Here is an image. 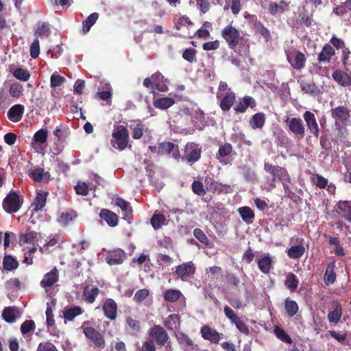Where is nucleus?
Instances as JSON below:
<instances>
[{
	"instance_id": "nucleus-20",
	"label": "nucleus",
	"mask_w": 351,
	"mask_h": 351,
	"mask_svg": "<svg viewBox=\"0 0 351 351\" xmlns=\"http://www.w3.org/2000/svg\"><path fill=\"white\" fill-rule=\"evenodd\" d=\"M24 110V106L21 104H15L8 110L7 113L8 118L12 122H19L23 117Z\"/></svg>"
},
{
	"instance_id": "nucleus-3",
	"label": "nucleus",
	"mask_w": 351,
	"mask_h": 351,
	"mask_svg": "<svg viewBox=\"0 0 351 351\" xmlns=\"http://www.w3.org/2000/svg\"><path fill=\"white\" fill-rule=\"evenodd\" d=\"M221 37L226 40L228 47L235 50L237 45L244 40L243 36H241L239 31L232 26L228 25L221 30Z\"/></svg>"
},
{
	"instance_id": "nucleus-26",
	"label": "nucleus",
	"mask_w": 351,
	"mask_h": 351,
	"mask_svg": "<svg viewBox=\"0 0 351 351\" xmlns=\"http://www.w3.org/2000/svg\"><path fill=\"white\" fill-rule=\"evenodd\" d=\"M333 310L328 314V319L330 323H337L342 315V306L338 300H333L332 302Z\"/></svg>"
},
{
	"instance_id": "nucleus-2",
	"label": "nucleus",
	"mask_w": 351,
	"mask_h": 351,
	"mask_svg": "<svg viewBox=\"0 0 351 351\" xmlns=\"http://www.w3.org/2000/svg\"><path fill=\"white\" fill-rule=\"evenodd\" d=\"M112 145L120 151L125 149L129 141V133L127 128L122 125L115 126L112 133Z\"/></svg>"
},
{
	"instance_id": "nucleus-55",
	"label": "nucleus",
	"mask_w": 351,
	"mask_h": 351,
	"mask_svg": "<svg viewBox=\"0 0 351 351\" xmlns=\"http://www.w3.org/2000/svg\"><path fill=\"white\" fill-rule=\"evenodd\" d=\"M313 183L319 189H325L328 185V180L319 174H314L312 178Z\"/></svg>"
},
{
	"instance_id": "nucleus-10",
	"label": "nucleus",
	"mask_w": 351,
	"mask_h": 351,
	"mask_svg": "<svg viewBox=\"0 0 351 351\" xmlns=\"http://www.w3.org/2000/svg\"><path fill=\"white\" fill-rule=\"evenodd\" d=\"M176 274L182 280H187L195 272V266L192 261L184 263L176 267Z\"/></svg>"
},
{
	"instance_id": "nucleus-27",
	"label": "nucleus",
	"mask_w": 351,
	"mask_h": 351,
	"mask_svg": "<svg viewBox=\"0 0 351 351\" xmlns=\"http://www.w3.org/2000/svg\"><path fill=\"white\" fill-rule=\"evenodd\" d=\"M335 55L333 47L330 44H325L321 52L318 54L317 61L321 62H329L330 58Z\"/></svg>"
},
{
	"instance_id": "nucleus-45",
	"label": "nucleus",
	"mask_w": 351,
	"mask_h": 351,
	"mask_svg": "<svg viewBox=\"0 0 351 351\" xmlns=\"http://www.w3.org/2000/svg\"><path fill=\"white\" fill-rule=\"evenodd\" d=\"M29 176L36 182H41L43 180L45 177L47 176L46 181L48 182L49 173L48 172H45V170L43 168H37L33 169L29 173Z\"/></svg>"
},
{
	"instance_id": "nucleus-40",
	"label": "nucleus",
	"mask_w": 351,
	"mask_h": 351,
	"mask_svg": "<svg viewBox=\"0 0 351 351\" xmlns=\"http://www.w3.org/2000/svg\"><path fill=\"white\" fill-rule=\"evenodd\" d=\"M17 308L16 306L5 307L2 312L3 319L8 323H13L16 321Z\"/></svg>"
},
{
	"instance_id": "nucleus-62",
	"label": "nucleus",
	"mask_w": 351,
	"mask_h": 351,
	"mask_svg": "<svg viewBox=\"0 0 351 351\" xmlns=\"http://www.w3.org/2000/svg\"><path fill=\"white\" fill-rule=\"evenodd\" d=\"M232 146L230 143H226L223 145H220L218 151V154L220 157H225L230 156L232 152Z\"/></svg>"
},
{
	"instance_id": "nucleus-31",
	"label": "nucleus",
	"mask_w": 351,
	"mask_h": 351,
	"mask_svg": "<svg viewBox=\"0 0 351 351\" xmlns=\"http://www.w3.org/2000/svg\"><path fill=\"white\" fill-rule=\"evenodd\" d=\"M335 262L329 263L327 265L324 280L325 284L328 286L335 283L336 280V274L335 273Z\"/></svg>"
},
{
	"instance_id": "nucleus-1",
	"label": "nucleus",
	"mask_w": 351,
	"mask_h": 351,
	"mask_svg": "<svg viewBox=\"0 0 351 351\" xmlns=\"http://www.w3.org/2000/svg\"><path fill=\"white\" fill-rule=\"evenodd\" d=\"M147 337L137 346L136 351H156V345L163 347L170 337L167 330L160 325H154L147 330Z\"/></svg>"
},
{
	"instance_id": "nucleus-12",
	"label": "nucleus",
	"mask_w": 351,
	"mask_h": 351,
	"mask_svg": "<svg viewBox=\"0 0 351 351\" xmlns=\"http://www.w3.org/2000/svg\"><path fill=\"white\" fill-rule=\"evenodd\" d=\"M117 304L112 298H107L103 301L102 310L104 316L110 320H115L117 317Z\"/></svg>"
},
{
	"instance_id": "nucleus-8",
	"label": "nucleus",
	"mask_w": 351,
	"mask_h": 351,
	"mask_svg": "<svg viewBox=\"0 0 351 351\" xmlns=\"http://www.w3.org/2000/svg\"><path fill=\"white\" fill-rule=\"evenodd\" d=\"M288 62L295 70H301L305 66L306 58L305 55L295 49H289L285 51Z\"/></svg>"
},
{
	"instance_id": "nucleus-9",
	"label": "nucleus",
	"mask_w": 351,
	"mask_h": 351,
	"mask_svg": "<svg viewBox=\"0 0 351 351\" xmlns=\"http://www.w3.org/2000/svg\"><path fill=\"white\" fill-rule=\"evenodd\" d=\"M264 169L266 172L273 176V182L277 180L281 182H284V181H287V182H291L290 176L287 169L284 167L274 166L269 162H265L264 165Z\"/></svg>"
},
{
	"instance_id": "nucleus-41",
	"label": "nucleus",
	"mask_w": 351,
	"mask_h": 351,
	"mask_svg": "<svg viewBox=\"0 0 351 351\" xmlns=\"http://www.w3.org/2000/svg\"><path fill=\"white\" fill-rule=\"evenodd\" d=\"M276 143L278 147L287 148L291 145V141L287 134L281 130L276 136Z\"/></svg>"
},
{
	"instance_id": "nucleus-34",
	"label": "nucleus",
	"mask_w": 351,
	"mask_h": 351,
	"mask_svg": "<svg viewBox=\"0 0 351 351\" xmlns=\"http://www.w3.org/2000/svg\"><path fill=\"white\" fill-rule=\"evenodd\" d=\"M36 324L32 319L25 320L21 325V332L24 338H27L35 331Z\"/></svg>"
},
{
	"instance_id": "nucleus-30",
	"label": "nucleus",
	"mask_w": 351,
	"mask_h": 351,
	"mask_svg": "<svg viewBox=\"0 0 351 351\" xmlns=\"http://www.w3.org/2000/svg\"><path fill=\"white\" fill-rule=\"evenodd\" d=\"M258 267L261 272L267 274L270 272L272 267V260L269 254L260 258L258 261Z\"/></svg>"
},
{
	"instance_id": "nucleus-60",
	"label": "nucleus",
	"mask_w": 351,
	"mask_h": 351,
	"mask_svg": "<svg viewBox=\"0 0 351 351\" xmlns=\"http://www.w3.org/2000/svg\"><path fill=\"white\" fill-rule=\"evenodd\" d=\"M36 351H59L56 346L50 341H45L40 342L37 348Z\"/></svg>"
},
{
	"instance_id": "nucleus-22",
	"label": "nucleus",
	"mask_w": 351,
	"mask_h": 351,
	"mask_svg": "<svg viewBox=\"0 0 351 351\" xmlns=\"http://www.w3.org/2000/svg\"><path fill=\"white\" fill-rule=\"evenodd\" d=\"M202 149L195 145H187L185 150V158L189 162L197 161L201 156Z\"/></svg>"
},
{
	"instance_id": "nucleus-46",
	"label": "nucleus",
	"mask_w": 351,
	"mask_h": 351,
	"mask_svg": "<svg viewBox=\"0 0 351 351\" xmlns=\"http://www.w3.org/2000/svg\"><path fill=\"white\" fill-rule=\"evenodd\" d=\"M285 308L289 317H292L298 311V305L296 302L287 298L285 301Z\"/></svg>"
},
{
	"instance_id": "nucleus-28",
	"label": "nucleus",
	"mask_w": 351,
	"mask_h": 351,
	"mask_svg": "<svg viewBox=\"0 0 351 351\" xmlns=\"http://www.w3.org/2000/svg\"><path fill=\"white\" fill-rule=\"evenodd\" d=\"M99 293L100 290L98 287H90L89 286H86L84 289L82 296L86 303L93 304L95 301Z\"/></svg>"
},
{
	"instance_id": "nucleus-11",
	"label": "nucleus",
	"mask_w": 351,
	"mask_h": 351,
	"mask_svg": "<svg viewBox=\"0 0 351 351\" xmlns=\"http://www.w3.org/2000/svg\"><path fill=\"white\" fill-rule=\"evenodd\" d=\"M125 257V252L123 250L117 248L108 251L105 259L109 265H116L122 264Z\"/></svg>"
},
{
	"instance_id": "nucleus-42",
	"label": "nucleus",
	"mask_w": 351,
	"mask_h": 351,
	"mask_svg": "<svg viewBox=\"0 0 351 351\" xmlns=\"http://www.w3.org/2000/svg\"><path fill=\"white\" fill-rule=\"evenodd\" d=\"M99 18V14L93 12L90 14L86 19L82 22V31L84 34L88 33L91 27L96 23Z\"/></svg>"
},
{
	"instance_id": "nucleus-57",
	"label": "nucleus",
	"mask_w": 351,
	"mask_h": 351,
	"mask_svg": "<svg viewBox=\"0 0 351 351\" xmlns=\"http://www.w3.org/2000/svg\"><path fill=\"white\" fill-rule=\"evenodd\" d=\"M9 92L11 96L20 97L23 94V87L21 84L15 82L11 84Z\"/></svg>"
},
{
	"instance_id": "nucleus-39",
	"label": "nucleus",
	"mask_w": 351,
	"mask_h": 351,
	"mask_svg": "<svg viewBox=\"0 0 351 351\" xmlns=\"http://www.w3.org/2000/svg\"><path fill=\"white\" fill-rule=\"evenodd\" d=\"M19 267V262L11 255H5L3 258V267L5 271H13Z\"/></svg>"
},
{
	"instance_id": "nucleus-23",
	"label": "nucleus",
	"mask_w": 351,
	"mask_h": 351,
	"mask_svg": "<svg viewBox=\"0 0 351 351\" xmlns=\"http://www.w3.org/2000/svg\"><path fill=\"white\" fill-rule=\"evenodd\" d=\"M99 217L110 227H115L118 225L119 217L117 215L108 209H101L99 213Z\"/></svg>"
},
{
	"instance_id": "nucleus-58",
	"label": "nucleus",
	"mask_w": 351,
	"mask_h": 351,
	"mask_svg": "<svg viewBox=\"0 0 351 351\" xmlns=\"http://www.w3.org/2000/svg\"><path fill=\"white\" fill-rule=\"evenodd\" d=\"M283 5H287L285 1H281L280 4H278L277 3H271L269 5V12L271 14L275 15L278 12H283L285 11V8L283 7Z\"/></svg>"
},
{
	"instance_id": "nucleus-49",
	"label": "nucleus",
	"mask_w": 351,
	"mask_h": 351,
	"mask_svg": "<svg viewBox=\"0 0 351 351\" xmlns=\"http://www.w3.org/2000/svg\"><path fill=\"white\" fill-rule=\"evenodd\" d=\"M254 29L260 34L265 40L266 42H269L271 40V34L269 31L264 25L260 21H257L254 23Z\"/></svg>"
},
{
	"instance_id": "nucleus-54",
	"label": "nucleus",
	"mask_w": 351,
	"mask_h": 351,
	"mask_svg": "<svg viewBox=\"0 0 351 351\" xmlns=\"http://www.w3.org/2000/svg\"><path fill=\"white\" fill-rule=\"evenodd\" d=\"M51 33L50 28L45 23L40 21L36 24L35 34L38 36H49Z\"/></svg>"
},
{
	"instance_id": "nucleus-25",
	"label": "nucleus",
	"mask_w": 351,
	"mask_h": 351,
	"mask_svg": "<svg viewBox=\"0 0 351 351\" xmlns=\"http://www.w3.org/2000/svg\"><path fill=\"white\" fill-rule=\"evenodd\" d=\"M332 77L336 82L342 86H351V73L348 74L337 69L333 72Z\"/></svg>"
},
{
	"instance_id": "nucleus-4",
	"label": "nucleus",
	"mask_w": 351,
	"mask_h": 351,
	"mask_svg": "<svg viewBox=\"0 0 351 351\" xmlns=\"http://www.w3.org/2000/svg\"><path fill=\"white\" fill-rule=\"evenodd\" d=\"M23 203V198L19 195L18 192L10 191L4 198L2 206L6 213L12 214L18 212Z\"/></svg>"
},
{
	"instance_id": "nucleus-52",
	"label": "nucleus",
	"mask_w": 351,
	"mask_h": 351,
	"mask_svg": "<svg viewBox=\"0 0 351 351\" xmlns=\"http://www.w3.org/2000/svg\"><path fill=\"white\" fill-rule=\"evenodd\" d=\"M38 233L34 231H30L25 234H21L19 236L20 242L23 243H32L37 239Z\"/></svg>"
},
{
	"instance_id": "nucleus-47",
	"label": "nucleus",
	"mask_w": 351,
	"mask_h": 351,
	"mask_svg": "<svg viewBox=\"0 0 351 351\" xmlns=\"http://www.w3.org/2000/svg\"><path fill=\"white\" fill-rule=\"evenodd\" d=\"M274 332L275 335L276 336V337L278 339H279L280 340H281L282 342H285V343H289V344L292 343L293 341H292L291 338L285 332V330L283 328L276 326L274 328Z\"/></svg>"
},
{
	"instance_id": "nucleus-43",
	"label": "nucleus",
	"mask_w": 351,
	"mask_h": 351,
	"mask_svg": "<svg viewBox=\"0 0 351 351\" xmlns=\"http://www.w3.org/2000/svg\"><path fill=\"white\" fill-rule=\"evenodd\" d=\"M299 284L297 276L293 273H289L287 276L285 285L291 292L295 291Z\"/></svg>"
},
{
	"instance_id": "nucleus-44",
	"label": "nucleus",
	"mask_w": 351,
	"mask_h": 351,
	"mask_svg": "<svg viewBox=\"0 0 351 351\" xmlns=\"http://www.w3.org/2000/svg\"><path fill=\"white\" fill-rule=\"evenodd\" d=\"M180 317L176 314L169 315L164 322V326L168 330H173L179 326Z\"/></svg>"
},
{
	"instance_id": "nucleus-33",
	"label": "nucleus",
	"mask_w": 351,
	"mask_h": 351,
	"mask_svg": "<svg viewBox=\"0 0 351 351\" xmlns=\"http://www.w3.org/2000/svg\"><path fill=\"white\" fill-rule=\"evenodd\" d=\"M238 213H239L242 220L245 221L246 223L250 224L253 222V220L255 217V214L250 207H240L238 209Z\"/></svg>"
},
{
	"instance_id": "nucleus-56",
	"label": "nucleus",
	"mask_w": 351,
	"mask_h": 351,
	"mask_svg": "<svg viewBox=\"0 0 351 351\" xmlns=\"http://www.w3.org/2000/svg\"><path fill=\"white\" fill-rule=\"evenodd\" d=\"M175 148L174 143L171 142H162L159 144V154L161 155L170 154Z\"/></svg>"
},
{
	"instance_id": "nucleus-50",
	"label": "nucleus",
	"mask_w": 351,
	"mask_h": 351,
	"mask_svg": "<svg viewBox=\"0 0 351 351\" xmlns=\"http://www.w3.org/2000/svg\"><path fill=\"white\" fill-rule=\"evenodd\" d=\"M197 51L194 48L186 49L182 53V58L189 63H194L197 62Z\"/></svg>"
},
{
	"instance_id": "nucleus-63",
	"label": "nucleus",
	"mask_w": 351,
	"mask_h": 351,
	"mask_svg": "<svg viewBox=\"0 0 351 351\" xmlns=\"http://www.w3.org/2000/svg\"><path fill=\"white\" fill-rule=\"evenodd\" d=\"M193 234L195 237L202 243L208 245L209 244V239L200 228H195L193 230Z\"/></svg>"
},
{
	"instance_id": "nucleus-24",
	"label": "nucleus",
	"mask_w": 351,
	"mask_h": 351,
	"mask_svg": "<svg viewBox=\"0 0 351 351\" xmlns=\"http://www.w3.org/2000/svg\"><path fill=\"white\" fill-rule=\"evenodd\" d=\"M300 82L302 91L312 96H317L321 94L320 89L315 85L313 80H301Z\"/></svg>"
},
{
	"instance_id": "nucleus-16",
	"label": "nucleus",
	"mask_w": 351,
	"mask_h": 351,
	"mask_svg": "<svg viewBox=\"0 0 351 351\" xmlns=\"http://www.w3.org/2000/svg\"><path fill=\"white\" fill-rule=\"evenodd\" d=\"M49 193L45 191H40L36 193L34 202L31 205L32 212L36 213L42 210L45 206Z\"/></svg>"
},
{
	"instance_id": "nucleus-61",
	"label": "nucleus",
	"mask_w": 351,
	"mask_h": 351,
	"mask_svg": "<svg viewBox=\"0 0 351 351\" xmlns=\"http://www.w3.org/2000/svg\"><path fill=\"white\" fill-rule=\"evenodd\" d=\"M193 192L197 195L202 196L206 194L204 184L199 180H194L191 185Z\"/></svg>"
},
{
	"instance_id": "nucleus-21",
	"label": "nucleus",
	"mask_w": 351,
	"mask_h": 351,
	"mask_svg": "<svg viewBox=\"0 0 351 351\" xmlns=\"http://www.w3.org/2000/svg\"><path fill=\"white\" fill-rule=\"evenodd\" d=\"M236 99V95L233 91H229L222 95L219 106L222 111L227 112L233 106Z\"/></svg>"
},
{
	"instance_id": "nucleus-19",
	"label": "nucleus",
	"mask_w": 351,
	"mask_h": 351,
	"mask_svg": "<svg viewBox=\"0 0 351 351\" xmlns=\"http://www.w3.org/2000/svg\"><path fill=\"white\" fill-rule=\"evenodd\" d=\"M59 278V273L56 267H53L49 272L47 273L40 281V286L47 289L55 284Z\"/></svg>"
},
{
	"instance_id": "nucleus-48",
	"label": "nucleus",
	"mask_w": 351,
	"mask_h": 351,
	"mask_svg": "<svg viewBox=\"0 0 351 351\" xmlns=\"http://www.w3.org/2000/svg\"><path fill=\"white\" fill-rule=\"evenodd\" d=\"M12 75L15 78L23 82H27L30 77L29 71L21 67L14 69Z\"/></svg>"
},
{
	"instance_id": "nucleus-36",
	"label": "nucleus",
	"mask_w": 351,
	"mask_h": 351,
	"mask_svg": "<svg viewBox=\"0 0 351 351\" xmlns=\"http://www.w3.org/2000/svg\"><path fill=\"white\" fill-rule=\"evenodd\" d=\"M154 106L155 108L160 110H166L171 107L175 104V99L171 97H160L154 99Z\"/></svg>"
},
{
	"instance_id": "nucleus-18",
	"label": "nucleus",
	"mask_w": 351,
	"mask_h": 351,
	"mask_svg": "<svg viewBox=\"0 0 351 351\" xmlns=\"http://www.w3.org/2000/svg\"><path fill=\"white\" fill-rule=\"evenodd\" d=\"M303 238H298L295 240V243L298 244L293 245L288 249L287 253L290 258L298 259L304 255L305 252V247L303 245Z\"/></svg>"
},
{
	"instance_id": "nucleus-14",
	"label": "nucleus",
	"mask_w": 351,
	"mask_h": 351,
	"mask_svg": "<svg viewBox=\"0 0 351 351\" xmlns=\"http://www.w3.org/2000/svg\"><path fill=\"white\" fill-rule=\"evenodd\" d=\"M200 333L204 339L209 341L213 343H218L222 335L208 325H204L201 328Z\"/></svg>"
},
{
	"instance_id": "nucleus-38",
	"label": "nucleus",
	"mask_w": 351,
	"mask_h": 351,
	"mask_svg": "<svg viewBox=\"0 0 351 351\" xmlns=\"http://www.w3.org/2000/svg\"><path fill=\"white\" fill-rule=\"evenodd\" d=\"M265 114L263 112H258L252 117L250 124L253 129H261L265 125Z\"/></svg>"
},
{
	"instance_id": "nucleus-13",
	"label": "nucleus",
	"mask_w": 351,
	"mask_h": 351,
	"mask_svg": "<svg viewBox=\"0 0 351 351\" xmlns=\"http://www.w3.org/2000/svg\"><path fill=\"white\" fill-rule=\"evenodd\" d=\"M303 118L309 132L312 134L314 137L318 138L319 136V128L315 114L310 111H306L303 114Z\"/></svg>"
},
{
	"instance_id": "nucleus-53",
	"label": "nucleus",
	"mask_w": 351,
	"mask_h": 351,
	"mask_svg": "<svg viewBox=\"0 0 351 351\" xmlns=\"http://www.w3.org/2000/svg\"><path fill=\"white\" fill-rule=\"evenodd\" d=\"M165 218L162 214H154L151 219V224L154 229H159L165 223Z\"/></svg>"
},
{
	"instance_id": "nucleus-35",
	"label": "nucleus",
	"mask_w": 351,
	"mask_h": 351,
	"mask_svg": "<svg viewBox=\"0 0 351 351\" xmlns=\"http://www.w3.org/2000/svg\"><path fill=\"white\" fill-rule=\"evenodd\" d=\"M181 296H182V293L178 289H169L163 292V299L168 302H176Z\"/></svg>"
},
{
	"instance_id": "nucleus-7",
	"label": "nucleus",
	"mask_w": 351,
	"mask_h": 351,
	"mask_svg": "<svg viewBox=\"0 0 351 351\" xmlns=\"http://www.w3.org/2000/svg\"><path fill=\"white\" fill-rule=\"evenodd\" d=\"M288 130L298 139H302L306 133L303 121L299 117H287L285 119Z\"/></svg>"
},
{
	"instance_id": "nucleus-64",
	"label": "nucleus",
	"mask_w": 351,
	"mask_h": 351,
	"mask_svg": "<svg viewBox=\"0 0 351 351\" xmlns=\"http://www.w3.org/2000/svg\"><path fill=\"white\" fill-rule=\"evenodd\" d=\"M30 56L35 59L40 54V44L38 38L35 39L30 45L29 49Z\"/></svg>"
},
{
	"instance_id": "nucleus-17",
	"label": "nucleus",
	"mask_w": 351,
	"mask_h": 351,
	"mask_svg": "<svg viewBox=\"0 0 351 351\" xmlns=\"http://www.w3.org/2000/svg\"><path fill=\"white\" fill-rule=\"evenodd\" d=\"M256 103L255 99L250 96H245L243 98H239L238 102L234 106V110L237 113H243L246 111L248 107L254 108L256 107Z\"/></svg>"
},
{
	"instance_id": "nucleus-29",
	"label": "nucleus",
	"mask_w": 351,
	"mask_h": 351,
	"mask_svg": "<svg viewBox=\"0 0 351 351\" xmlns=\"http://www.w3.org/2000/svg\"><path fill=\"white\" fill-rule=\"evenodd\" d=\"M83 309L79 306L66 307L63 311V317L65 321H73L75 317L83 313Z\"/></svg>"
},
{
	"instance_id": "nucleus-51",
	"label": "nucleus",
	"mask_w": 351,
	"mask_h": 351,
	"mask_svg": "<svg viewBox=\"0 0 351 351\" xmlns=\"http://www.w3.org/2000/svg\"><path fill=\"white\" fill-rule=\"evenodd\" d=\"M176 339L179 344L184 346H193L194 343L189 335L183 332H178L176 335Z\"/></svg>"
},
{
	"instance_id": "nucleus-37",
	"label": "nucleus",
	"mask_w": 351,
	"mask_h": 351,
	"mask_svg": "<svg viewBox=\"0 0 351 351\" xmlns=\"http://www.w3.org/2000/svg\"><path fill=\"white\" fill-rule=\"evenodd\" d=\"M115 204L119 206L123 212L125 213L124 219H130L132 217V209L130 206V203L121 197L115 199Z\"/></svg>"
},
{
	"instance_id": "nucleus-32",
	"label": "nucleus",
	"mask_w": 351,
	"mask_h": 351,
	"mask_svg": "<svg viewBox=\"0 0 351 351\" xmlns=\"http://www.w3.org/2000/svg\"><path fill=\"white\" fill-rule=\"evenodd\" d=\"M132 130V137L135 140L141 138L144 132H147V128L141 121H138L135 124L130 125Z\"/></svg>"
},
{
	"instance_id": "nucleus-15",
	"label": "nucleus",
	"mask_w": 351,
	"mask_h": 351,
	"mask_svg": "<svg viewBox=\"0 0 351 351\" xmlns=\"http://www.w3.org/2000/svg\"><path fill=\"white\" fill-rule=\"evenodd\" d=\"M335 210L341 218L351 222V200L339 201L336 204Z\"/></svg>"
},
{
	"instance_id": "nucleus-59",
	"label": "nucleus",
	"mask_w": 351,
	"mask_h": 351,
	"mask_svg": "<svg viewBox=\"0 0 351 351\" xmlns=\"http://www.w3.org/2000/svg\"><path fill=\"white\" fill-rule=\"evenodd\" d=\"M47 130L40 129L34 134L33 141L38 143H45L47 141Z\"/></svg>"
},
{
	"instance_id": "nucleus-6",
	"label": "nucleus",
	"mask_w": 351,
	"mask_h": 351,
	"mask_svg": "<svg viewBox=\"0 0 351 351\" xmlns=\"http://www.w3.org/2000/svg\"><path fill=\"white\" fill-rule=\"evenodd\" d=\"M88 324V321L84 322L81 326L85 337L90 340L96 347L101 349L104 348L106 346L104 337L93 327L86 326Z\"/></svg>"
},
{
	"instance_id": "nucleus-5",
	"label": "nucleus",
	"mask_w": 351,
	"mask_h": 351,
	"mask_svg": "<svg viewBox=\"0 0 351 351\" xmlns=\"http://www.w3.org/2000/svg\"><path fill=\"white\" fill-rule=\"evenodd\" d=\"M331 116L335 120V126L340 130L343 125H346L350 121L351 112L346 106H339L331 109Z\"/></svg>"
}]
</instances>
